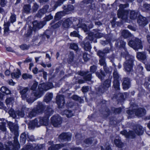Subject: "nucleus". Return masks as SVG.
<instances>
[{"mask_svg":"<svg viewBox=\"0 0 150 150\" xmlns=\"http://www.w3.org/2000/svg\"><path fill=\"white\" fill-rule=\"evenodd\" d=\"M121 56L125 58L126 60L123 64L125 71L127 73L133 71L134 62L135 61L134 57L130 55L127 51L121 52Z\"/></svg>","mask_w":150,"mask_h":150,"instance_id":"f257e3e1","label":"nucleus"},{"mask_svg":"<svg viewBox=\"0 0 150 150\" xmlns=\"http://www.w3.org/2000/svg\"><path fill=\"white\" fill-rule=\"evenodd\" d=\"M43 85H44L43 84H40L38 86V91H35L33 93L35 97H30L28 98L27 97L26 99V101L29 104L33 103L37 99L40 98L43 95L45 89Z\"/></svg>","mask_w":150,"mask_h":150,"instance_id":"f03ea898","label":"nucleus"},{"mask_svg":"<svg viewBox=\"0 0 150 150\" xmlns=\"http://www.w3.org/2000/svg\"><path fill=\"white\" fill-rule=\"evenodd\" d=\"M93 32H90L88 33V36L86 37V38L88 39L90 41L96 43L97 42V39L103 37V34L99 32L100 30L98 29H94L93 30Z\"/></svg>","mask_w":150,"mask_h":150,"instance_id":"7ed1b4c3","label":"nucleus"},{"mask_svg":"<svg viewBox=\"0 0 150 150\" xmlns=\"http://www.w3.org/2000/svg\"><path fill=\"white\" fill-rule=\"evenodd\" d=\"M128 45L136 50L142 49L143 46L141 40L138 38H136L134 40H131L128 42Z\"/></svg>","mask_w":150,"mask_h":150,"instance_id":"20e7f679","label":"nucleus"},{"mask_svg":"<svg viewBox=\"0 0 150 150\" xmlns=\"http://www.w3.org/2000/svg\"><path fill=\"white\" fill-rule=\"evenodd\" d=\"M97 68V66L96 65H93L90 67V71L91 74L95 73L96 76L102 81L104 80L105 76V73L102 69H100L99 72H96Z\"/></svg>","mask_w":150,"mask_h":150,"instance_id":"39448f33","label":"nucleus"},{"mask_svg":"<svg viewBox=\"0 0 150 150\" xmlns=\"http://www.w3.org/2000/svg\"><path fill=\"white\" fill-rule=\"evenodd\" d=\"M111 80L107 79L105 81L101 86L98 88V91L101 93H103L108 90L111 86Z\"/></svg>","mask_w":150,"mask_h":150,"instance_id":"423d86ee","label":"nucleus"},{"mask_svg":"<svg viewBox=\"0 0 150 150\" xmlns=\"http://www.w3.org/2000/svg\"><path fill=\"white\" fill-rule=\"evenodd\" d=\"M50 120L52 125L54 127H57L62 124V119L59 115H54L51 117Z\"/></svg>","mask_w":150,"mask_h":150,"instance_id":"0eeeda50","label":"nucleus"},{"mask_svg":"<svg viewBox=\"0 0 150 150\" xmlns=\"http://www.w3.org/2000/svg\"><path fill=\"white\" fill-rule=\"evenodd\" d=\"M55 102L58 109H61L63 108L65 104L64 96L62 94L57 95L56 98Z\"/></svg>","mask_w":150,"mask_h":150,"instance_id":"6e6552de","label":"nucleus"},{"mask_svg":"<svg viewBox=\"0 0 150 150\" xmlns=\"http://www.w3.org/2000/svg\"><path fill=\"white\" fill-rule=\"evenodd\" d=\"M113 81L112 82V87L116 90L120 89V76L117 72L114 71L113 73Z\"/></svg>","mask_w":150,"mask_h":150,"instance_id":"1a4fd4ad","label":"nucleus"},{"mask_svg":"<svg viewBox=\"0 0 150 150\" xmlns=\"http://www.w3.org/2000/svg\"><path fill=\"white\" fill-rule=\"evenodd\" d=\"M8 145H6L5 150H19L20 147L19 143H13L12 141H8Z\"/></svg>","mask_w":150,"mask_h":150,"instance_id":"9d476101","label":"nucleus"},{"mask_svg":"<svg viewBox=\"0 0 150 150\" xmlns=\"http://www.w3.org/2000/svg\"><path fill=\"white\" fill-rule=\"evenodd\" d=\"M120 133L127 138L134 139L136 138V134L134 131L130 130L127 132V130L124 129L120 131Z\"/></svg>","mask_w":150,"mask_h":150,"instance_id":"9b49d317","label":"nucleus"},{"mask_svg":"<svg viewBox=\"0 0 150 150\" xmlns=\"http://www.w3.org/2000/svg\"><path fill=\"white\" fill-rule=\"evenodd\" d=\"M129 13V10H118L117 12V17L122 20H126L127 19L128 15Z\"/></svg>","mask_w":150,"mask_h":150,"instance_id":"f8f14e48","label":"nucleus"},{"mask_svg":"<svg viewBox=\"0 0 150 150\" xmlns=\"http://www.w3.org/2000/svg\"><path fill=\"white\" fill-rule=\"evenodd\" d=\"M72 135L68 132H63L59 136V139L63 142H69L71 140Z\"/></svg>","mask_w":150,"mask_h":150,"instance_id":"ddd939ff","label":"nucleus"},{"mask_svg":"<svg viewBox=\"0 0 150 150\" xmlns=\"http://www.w3.org/2000/svg\"><path fill=\"white\" fill-rule=\"evenodd\" d=\"M97 55L100 58L99 63L100 65L104 66L106 65L105 57L106 55L103 51L99 50L97 52Z\"/></svg>","mask_w":150,"mask_h":150,"instance_id":"4468645a","label":"nucleus"},{"mask_svg":"<svg viewBox=\"0 0 150 150\" xmlns=\"http://www.w3.org/2000/svg\"><path fill=\"white\" fill-rule=\"evenodd\" d=\"M135 115L138 117H142L146 114V110L144 108L139 107L134 108Z\"/></svg>","mask_w":150,"mask_h":150,"instance_id":"2eb2a0df","label":"nucleus"},{"mask_svg":"<svg viewBox=\"0 0 150 150\" xmlns=\"http://www.w3.org/2000/svg\"><path fill=\"white\" fill-rule=\"evenodd\" d=\"M131 80L130 78L125 77L123 79V81L122 83V88L124 90L129 89L131 87Z\"/></svg>","mask_w":150,"mask_h":150,"instance_id":"dca6fc26","label":"nucleus"},{"mask_svg":"<svg viewBox=\"0 0 150 150\" xmlns=\"http://www.w3.org/2000/svg\"><path fill=\"white\" fill-rule=\"evenodd\" d=\"M137 22L139 25L144 26L148 24V21L146 17L140 14L138 16Z\"/></svg>","mask_w":150,"mask_h":150,"instance_id":"f3484780","label":"nucleus"},{"mask_svg":"<svg viewBox=\"0 0 150 150\" xmlns=\"http://www.w3.org/2000/svg\"><path fill=\"white\" fill-rule=\"evenodd\" d=\"M0 91L2 93H0V98L3 99L5 95H8L11 94V91L7 87L2 86L0 89Z\"/></svg>","mask_w":150,"mask_h":150,"instance_id":"a211bd4d","label":"nucleus"},{"mask_svg":"<svg viewBox=\"0 0 150 150\" xmlns=\"http://www.w3.org/2000/svg\"><path fill=\"white\" fill-rule=\"evenodd\" d=\"M126 44V42L123 40L120 39H118L116 40L115 46L117 48L120 49H123L125 50L126 49L125 47Z\"/></svg>","mask_w":150,"mask_h":150,"instance_id":"6ab92c4d","label":"nucleus"},{"mask_svg":"<svg viewBox=\"0 0 150 150\" xmlns=\"http://www.w3.org/2000/svg\"><path fill=\"white\" fill-rule=\"evenodd\" d=\"M90 41H90L88 39H86V38L82 41V44L83 45V48L85 51L89 52L91 51L92 47Z\"/></svg>","mask_w":150,"mask_h":150,"instance_id":"aec40b11","label":"nucleus"},{"mask_svg":"<svg viewBox=\"0 0 150 150\" xmlns=\"http://www.w3.org/2000/svg\"><path fill=\"white\" fill-rule=\"evenodd\" d=\"M134 130L135 134L138 136L142 135L144 133L143 128L140 125H136Z\"/></svg>","mask_w":150,"mask_h":150,"instance_id":"412c9836","label":"nucleus"},{"mask_svg":"<svg viewBox=\"0 0 150 150\" xmlns=\"http://www.w3.org/2000/svg\"><path fill=\"white\" fill-rule=\"evenodd\" d=\"M38 118H39V123L40 126L46 125L48 124L49 118L44 115L43 117H39Z\"/></svg>","mask_w":150,"mask_h":150,"instance_id":"4be33fe9","label":"nucleus"},{"mask_svg":"<svg viewBox=\"0 0 150 150\" xmlns=\"http://www.w3.org/2000/svg\"><path fill=\"white\" fill-rule=\"evenodd\" d=\"M29 126L32 129L34 128L35 127H40V125L39 123V118H36L31 121L29 124Z\"/></svg>","mask_w":150,"mask_h":150,"instance_id":"5701e85b","label":"nucleus"},{"mask_svg":"<svg viewBox=\"0 0 150 150\" xmlns=\"http://www.w3.org/2000/svg\"><path fill=\"white\" fill-rule=\"evenodd\" d=\"M46 107V106L43 104L42 103L38 102V103L37 105L35 108L38 113H43Z\"/></svg>","mask_w":150,"mask_h":150,"instance_id":"b1692460","label":"nucleus"},{"mask_svg":"<svg viewBox=\"0 0 150 150\" xmlns=\"http://www.w3.org/2000/svg\"><path fill=\"white\" fill-rule=\"evenodd\" d=\"M44 115L50 118L54 112V110L50 107L48 105L47 106L45 110L44 111Z\"/></svg>","mask_w":150,"mask_h":150,"instance_id":"393cba45","label":"nucleus"},{"mask_svg":"<svg viewBox=\"0 0 150 150\" xmlns=\"http://www.w3.org/2000/svg\"><path fill=\"white\" fill-rule=\"evenodd\" d=\"M136 57L140 61H144L146 58V54L144 52H139L137 53Z\"/></svg>","mask_w":150,"mask_h":150,"instance_id":"a878e982","label":"nucleus"},{"mask_svg":"<svg viewBox=\"0 0 150 150\" xmlns=\"http://www.w3.org/2000/svg\"><path fill=\"white\" fill-rule=\"evenodd\" d=\"M8 125L10 131L12 132L18 129L19 127L18 125L14 124L11 122H9L8 124Z\"/></svg>","mask_w":150,"mask_h":150,"instance_id":"bb28decb","label":"nucleus"},{"mask_svg":"<svg viewBox=\"0 0 150 150\" xmlns=\"http://www.w3.org/2000/svg\"><path fill=\"white\" fill-rule=\"evenodd\" d=\"M64 146V145L62 144H53L49 147L48 150H59Z\"/></svg>","mask_w":150,"mask_h":150,"instance_id":"cd10ccee","label":"nucleus"},{"mask_svg":"<svg viewBox=\"0 0 150 150\" xmlns=\"http://www.w3.org/2000/svg\"><path fill=\"white\" fill-rule=\"evenodd\" d=\"M31 9V6L30 4H25L23 5L22 10V13L28 14L30 12Z\"/></svg>","mask_w":150,"mask_h":150,"instance_id":"c85d7f7f","label":"nucleus"},{"mask_svg":"<svg viewBox=\"0 0 150 150\" xmlns=\"http://www.w3.org/2000/svg\"><path fill=\"white\" fill-rule=\"evenodd\" d=\"M114 143L116 146L119 148H122L124 146V143L122 142L121 139L120 138H115L114 140Z\"/></svg>","mask_w":150,"mask_h":150,"instance_id":"c756f323","label":"nucleus"},{"mask_svg":"<svg viewBox=\"0 0 150 150\" xmlns=\"http://www.w3.org/2000/svg\"><path fill=\"white\" fill-rule=\"evenodd\" d=\"M28 91V87H25L23 89L21 90L20 93L21 95V97L22 99L25 100L27 96V92Z\"/></svg>","mask_w":150,"mask_h":150,"instance_id":"7c9ffc66","label":"nucleus"},{"mask_svg":"<svg viewBox=\"0 0 150 150\" xmlns=\"http://www.w3.org/2000/svg\"><path fill=\"white\" fill-rule=\"evenodd\" d=\"M140 14V13L138 11H131L130 12V18L132 20H134L138 17V15Z\"/></svg>","mask_w":150,"mask_h":150,"instance_id":"2f4dec72","label":"nucleus"},{"mask_svg":"<svg viewBox=\"0 0 150 150\" xmlns=\"http://www.w3.org/2000/svg\"><path fill=\"white\" fill-rule=\"evenodd\" d=\"M122 36L124 39H127L132 37V34L128 30H123L121 33Z\"/></svg>","mask_w":150,"mask_h":150,"instance_id":"473e14b6","label":"nucleus"},{"mask_svg":"<svg viewBox=\"0 0 150 150\" xmlns=\"http://www.w3.org/2000/svg\"><path fill=\"white\" fill-rule=\"evenodd\" d=\"M72 23L71 20L68 18L65 19L62 23V26L64 28H69Z\"/></svg>","mask_w":150,"mask_h":150,"instance_id":"72a5a7b5","label":"nucleus"},{"mask_svg":"<svg viewBox=\"0 0 150 150\" xmlns=\"http://www.w3.org/2000/svg\"><path fill=\"white\" fill-rule=\"evenodd\" d=\"M29 28H28L27 33H25L23 35V38L24 39H26V38H29L33 32V28L31 26H29Z\"/></svg>","mask_w":150,"mask_h":150,"instance_id":"f704fd0d","label":"nucleus"},{"mask_svg":"<svg viewBox=\"0 0 150 150\" xmlns=\"http://www.w3.org/2000/svg\"><path fill=\"white\" fill-rule=\"evenodd\" d=\"M53 96V94L52 93H47L44 97V101L47 103H49L52 100Z\"/></svg>","mask_w":150,"mask_h":150,"instance_id":"c9c22d12","label":"nucleus"},{"mask_svg":"<svg viewBox=\"0 0 150 150\" xmlns=\"http://www.w3.org/2000/svg\"><path fill=\"white\" fill-rule=\"evenodd\" d=\"M51 35V32L50 30H47L43 34L41 35V37L42 39L43 40H45V39L46 37L47 39H48L50 38Z\"/></svg>","mask_w":150,"mask_h":150,"instance_id":"e433bc0d","label":"nucleus"},{"mask_svg":"<svg viewBox=\"0 0 150 150\" xmlns=\"http://www.w3.org/2000/svg\"><path fill=\"white\" fill-rule=\"evenodd\" d=\"M93 8L92 7V5H90L86 7V8L84 10V12L87 15H89L93 13Z\"/></svg>","mask_w":150,"mask_h":150,"instance_id":"4c0bfd02","label":"nucleus"},{"mask_svg":"<svg viewBox=\"0 0 150 150\" xmlns=\"http://www.w3.org/2000/svg\"><path fill=\"white\" fill-rule=\"evenodd\" d=\"M27 139V135L25 132L23 133L20 136V142L21 144H24Z\"/></svg>","mask_w":150,"mask_h":150,"instance_id":"58836bf2","label":"nucleus"},{"mask_svg":"<svg viewBox=\"0 0 150 150\" xmlns=\"http://www.w3.org/2000/svg\"><path fill=\"white\" fill-rule=\"evenodd\" d=\"M39 114L35 108H33L28 114L29 116L31 118L35 117L37 115Z\"/></svg>","mask_w":150,"mask_h":150,"instance_id":"ea45409f","label":"nucleus"},{"mask_svg":"<svg viewBox=\"0 0 150 150\" xmlns=\"http://www.w3.org/2000/svg\"><path fill=\"white\" fill-rule=\"evenodd\" d=\"M63 113L68 118L71 117L73 116V114L72 113V111L68 109L64 110L63 111Z\"/></svg>","mask_w":150,"mask_h":150,"instance_id":"a19ab883","label":"nucleus"},{"mask_svg":"<svg viewBox=\"0 0 150 150\" xmlns=\"http://www.w3.org/2000/svg\"><path fill=\"white\" fill-rule=\"evenodd\" d=\"M122 109L121 107L118 108L112 107L111 108V111L115 114H120L122 112Z\"/></svg>","mask_w":150,"mask_h":150,"instance_id":"79ce46f5","label":"nucleus"},{"mask_svg":"<svg viewBox=\"0 0 150 150\" xmlns=\"http://www.w3.org/2000/svg\"><path fill=\"white\" fill-rule=\"evenodd\" d=\"M17 71L11 73V76L13 78L18 79L19 77L21 75V73L19 69H18Z\"/></svg>","mask_w":150,"mask_h":150,"instance_id":"37998d69","label":"nucleus"},{"mask_svg":"<svg viewBox=\"0 0 150 150\" xmlns=\"http://www.w3.org/2000/svg\"><path fill=\"white\" fill-rule=\"evenodd\" d=\"M64 9L65 12L67 13H69L70 11H72L74 9V6L71 5H68L67 7L66 6H64Z\"/></svg>","mask_w":150,"mask_h":150,"instance_id":"c03bdc74","label":"nucleus"},{"mask_svg":"<svg viewBox=\"0 0 150 150\" xmlns=\"http://www.w3.org/2000/svg\"><path fill=\"white\" fill-rule=\"evenodd\" d=\"M67 0H58L55 3L53 6V8L55 9L58 6H61L64 2Z\"/></svg>","mask_w":150,"mask_h":150,"instance_id":"a18cd8bd","label":"nucleus"},{"mask_svg":"<svg viewBox=\"0 0 150 150\" xmlns=\"http://www.w3.org/2000/svg\"><path fill=\"white\" fill-rule=\"evenodd\" d=\"M142 10L144 11H150V4L147 3L144 4L142 6Z\"/></svg>","mask_w":150,"mask_h":150,"instance_id":"49530a36","label":"nucleus"},{"mask_svg":"<svg viewBox=\"0 0 150 150\" xmlns=\"http://www.w3.org/2000/svg\"><path fill=\"white\" fill-rule=\"evenodd\" d=\"M112 38L110 37H108L105 40L103 41L102 44L104 45H106L109 44L111 46L112 44L111 42Z\"/></svg>","mask_w":150,"mask_h":150,"instance_id":"de8ad7c7","label":"nucleus"},{"mask_svg":"<svg viewBox=\"0 0 150 150\" xmlns=\"http://www.w3.org/2000/svg\"><path fill=\"white\" fill-rule=\"evenodd\" d=\"M16 114L18 116L23 117L25 115L24 109L23 108H22L21 110H16Z\"/></svg>","mask_w":150,"mask_h":150,"instance_id":"09e8293b","label":"nucleus"},{"mask_svg":"<svg viewBox=\"0 0 150 150\" xmlns=\"http://www.w3.org/2000/svg\"><path fill=\"white\" fill-rule=\"evenodd\" d=\"M72 99L75 101H77L81 103L83 101V100L79 96L76 95H74L71 97Z\"/></svg>","mask_w":150,"mask_h":150,"instance_id":"8fccbe9b","label":"nucleus"},{"mask_svg":"<svg viewBox=\"0 0 150 150\" xmlns=\"http://www.w3.org/2000/svg\"><path fill=\"white\" fill-rule=\"evenodd\" d=\"M83 142L86 144H91L93 143V140L91 137H89L86 139Z\"/></svg>","mask_w":150,"mask_h":150,"instance_id":"3c124183","label":"nucleus"},{"mask_svg":"<svg viewBox=\"0 0 150 150\" xmlns=\"http://www.w3.org/2000/svg\"><path fill=\"white\" fill-rule=\"evenodd\" d=\"M92 76L91 74H88L83 77V79L85 81H90L92 79Z\"/></svg>","mask_w":150,"mask_h":150,"instance_id":"603ef678","label":"nucleus"},{"mask_svg":"<svg viewBox=\"0 0 150 150\" xmlns=\"http://www.w3.org/2000/svg\"><path fill=\"white\" fill-rule=\"evenodd\" d=\"M70 48L71 49L75 51H77L79 47L77 44L75 43H73L70 45Z\"/></svg>","mask_w":150,"mask_h":150,"instance_id":"864d4df0","label":"nucleus"},{"mask_svg":"<svg viewBox=\"0 0 150 150\" xmlns=\"http://www.w3.org/2000/svg\"><path fill=\"white\" fill-rule=\"evenodd\" d=\"M22 78L24 79H31L32 78V76L27 73L23 74L22 75Z\"/></svg>","mask_w":150,"mask_h":150,"instance_id":"5fc2aeb1","label":"nucleus"},{"mask_svg":"<svg viewBox=\"0 0 150 150\" xmlns=\"http://www.w3.org/2000/svg\"><path fill=\"white\" fill-rule=\"evenodd\" d=\"M38 84V82H37L36 81H35L33 85L31 86L30 89L33 91H36Z\"/></svg>","mask_w":150,"mask_h":150,"instance_id":"6e6d98bb","label":"nucleus"},{"mask_svg":"<svg viewBox=\"0 0 150 150\" xmlns=\"http://www.w3.org/2000/svg\"><path fill=\"white\" fill-rule=\"evenodd\" d=\"M126 112L130 116H132L134 114L135 115L134 108L132 110H126Z\"/></svg>","mask_w":150,"mask_h":150,"instance_id":"4d7b16f0","label":"nucleus"},{"mask_svg":"<svg viewBox=\"0 0 150 150\" xmlns=\"http://www.w3.org/2000/svg\"><path fill=\"white\" fill-rule=\"evenodd\" d=\"M70 36L73 37H79L80 35L78 32L76 30H74L70 33Z\"/></svg>","mask_w":150,"mask_h":150,"instance_id":"13d9d810","label":"nucleus"},{"mask_svg":"<svg viewBox=\"0 0 150 150\" xmlns=\"http://www.w3.org/2000/svg\"><path fill=\"white\" fill-rule=\"evenodd\" d=\"M39 22V21L36 20L35 21L33 22L32 24L33 27L32 28L33 29V30H35L37 29V28Z\"/></svg>","mask_w":150,"mask_h":150,"instance_id":"bf43d9fd","label":"nucleus"},{"mask_svg":"<svg viewBox=\"0 0 150 150\" xmlns=\"http://www.w3.org/2000/svg\"><path fill=\"white\" fill-rule=\"evenodd\" d=\"M89 54L86 52H84L83 54V58L85 62H86L89 60V58L88 57Z\"/></svg>","mask_w":150,"mask_h":150,"instance_id":"052dcab7","label":"nucleus"},{"mask_svg":"<svg viewBox=\"0 0 150 150\" xmlns=\"http://www.w3.org/2000/svg\"><path fill=\"white\" fill-rule=\"evenodd\" d=\"M43 144H38L34 147L35 150H40L43 148Z\"/></svg>","mask_w":150,"mask_h":150,"instance_id":"680f3d73","label":"nucleus"},{"mask_svg":"<svg viewBox=\"0 0 150 150\" xmlns=\"http://www.w3.org/2000/svg\"><path fill=\"white\" fill-rule=\"evenodd\" d=\"M39 7V5L36 3H35L32 6L33 11V12L36 11L38 10Z\"/></svg>","mask_w":150,"mask_h":150,"instance_id":"e2e57ef3","label":"nucleus"},{"mask_svg":"<svg viewBox=\"0 0 150 150\" xmlns=\"http://www.w3.org/2000/svg\"><path fill=\"white\" fill-rule=\"evenodd\" d=\"M53 16L51 14L46 16L44 18V20L46 21H48L52 19Z\"/></svg>","mask_w":150,"mask_h":150,"instance_id":"0e129e2a","label":"nucleus"},{"mask_svg":"<svg viewBox=\"0 0 150 150\" xmlns=\"http://www.w3.org/2000/svg\"><path fill=\"white\" fill-rule=\"evenodd\" d=\"M89 73L88 71H79L78 72V74L80 76H83V77L84 76L86 75V74H88Z\"/></svg>","mask_w":150,"mask_h":150,"instance_id":"69168bd1","label":"nucleus"},{"mask_svg":"<svg viewBox=\"0 0 150 150\" xmlns=\"http://www.w3.org/2000/svg\"><path fill=\"white\" fill-rule=\"evenodd\" d=\"M74 105V103L71 101L67 102L66 106L67 108H72Z\"/></svg>","mask_w":150,"mask_h":150,"instance_id":"338daca9","label":"nucleus"},{"mask_svg":"<svg viewBox=\"0 0 150 150\" xmlns=\"http://www.w3.org/2000/svg\"><path fill=\"white\" fill-rule=\"evenodd\" d=\"M115 117L114 116H112L110 117L109 118V120L110 124L111 125H113L115 121Z\"/></svg>","mask_w":150,"mask_h":150,"instance_id":"774afa93","label":"nucleus"}]
</instances>
